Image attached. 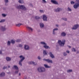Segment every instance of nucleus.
Segmentation results:
<instances>
[{
	"mask_svg": "<svg viewBox=\"0 0 79 79\" xmlns=\"http://www.w3.org/2000/svg\"><path fill=\"white\" fill-rule=\"evenodd\" d=\"M58 43L59 44L60 46L63 47V46H64V45L65 44V40H64L62 41H61V40H59L58 41Z\"/></svg>",
	"mask_w": 79,
	"mask_h": 79,
	"instance_id": "f257e3e1",
	"label": "nucleus"
},
{
	"mask_svg": "<svg viewBox=\"0 0 79 79\" xmlns=\"http://www.w3.org/2000/svg\"><path fill=\"white\" fill-rule=\"evenodd\" d=\"M16 8L18 9H21L23 10H26V8L23 5H19L16 7Z\"/></svg>",
	"mask_w": 79,
	"mask_h": 79,
	"instance_id": "f03ea898",
	"label": "nucleus"
},
{
	"mask_svg": "<svg viewBox=\"0 0 79 79\" xmlns=\"http://www.w3.org/2000/svg\"><path fill=\"white\" fill-rule=\"evenodd\" d=\"M19 57L21 60L19 61V64L20 66H22L21 62L24 60L25 58L23 56H19Z\"/></svg>",
	"mask_w": 79,
	"mask_h": 79,
	"instance_id": "7ed1b4c3",
	"label": "nucleus"
},
{
	"mask_svg": "<svg viewBox=\"0 0 79 79\" xmlns=\"http://www.w3.org/2000/svg\"><path fill=\"white\" fill-rule=\"evenodd\" d=\"M37 71L39 72H44L45 71V69L43 67H40L37 69Z\"/></svg>",
	"mask_w": 79,
	"mask_h": 79,
	"instance_id": "20e7f679",
	"label": "nucleus"
},
{
	"mask_svg": "<svg viewBox=\"0 0 79 79\" xmlns=\"http://www.w3.org/2000/svg\"><path fill=\"white\" fill-rule=\"evenodd\" d=\"M13 68L16 69V70L15 72V74H18L19 72V70L18 69V67L16 65H14L13 67Z\"/></svg>",
	"mask_w": 79,
	"mask_h": 79,
	"instance_id": "39448f33",
	"label": "nucleus"
},
{
	"mask_svg": "<svg viewBox=\"0 0 79 79\" xmlns=\"http://www.w3.org/2000/svg\"><path fill=\"white\" fill-rule=\"evenodd\" d=\"M47 16L45 15H43V20L44 21H47Z\"/></svg>",
	"mask_w": 79,
	"mask_h": 79,
	"instance_id": "423d86ee",
	"label": "nucleus"
},
{
	"mask_svg": "<svg viewBox=\"0 0 79 79\" xmlns=\"http://www.w3.org/2000/svg\"><path fill=\"white\" fill-rule=\"evenodd\" d=\"M74 8L77 9L78 7H79V3H76L73 6Z\"/></svg>",
	"mask_w": 79,
	"mask_h": 79,
	"instance_id": "0eeeda50",
	"label": "nucleus"
},
{
	"mask_svg": "<svg viewBox=\"0 0 79 79\" xmlns=\"http://www.w3.org/2000/svg\"><path fill=\"white\" fill-rule=\"evenodd\" d=\"M24 48L25 50H29V46L27 45H24Z\"/></svg>",
	"mask_w": 79,
	"mask_h": 79,
	"instance_id": "6e6552de",
	"label": "nucleus"
},
{
	"mask_svg": "<svg viewBox=\"0 0 79 79\" xmlns=\"http://www.w3.org/2000/svg\"><path fill=\"white\" fill-rule=\"evenodd\" d=\"M44 61H46L48 63H52V60H50L49 59H44Z\"/></svg>",
	"mask_w": 79,
	"mask_h": 79,
	"instance_id": "1a4fd4ad",
	"label": "nucleus"
},
{
	"mask_svg": "<svg viewBox=\"0 0 79 79\" xmlns=\"http://www.w3.org/2000/svg\"><path fill=\"white\" fill-rule=\"evenodd\" d=\"M6 30V28H5V27L2 26L1 28V30L2 31H5Z\"/></svg>",
	"mask_w": 79,
	"mask_h": 79,
	"instance_id": "9d476101",
	"label": "nucleus"
},
{
	"mask_svg": "<svg viewBox=\"0 0 79 79\" xmlns=\"http://www.w3.org/2000/svg\"><path fill=\"white\" fill-rule=\"evenodd\" d=\"M58 29L57 28H56L53 29L52 31L53 34L54 35H55V34H56V32H55V31H58Z\"/></svg>",
	"mask_w": 79,
	"mask_h": 79,
	"instance_id": "9b49d317",
	"label": "nucleus"
},
{
	"mask_svg": "<svg viewBox=\"0 0 79 79\" xmlns=\"http://www.w3.org/2000/svg\"><path fill=\"white\" fill-rule=\"evenodd\" d=\"M79 27V25L76 24L73 27L72 29H76L77 28Z\"/></svg>",
	"mask_w": 79,
	"mask_h": 79,
	"instance_id": "f8f14e48",
	"label": "nucleus"
},
{
	"mask_svg": "<svg viewBox=\"0 0 79 79\" xmlns=\"http://www.w3.org/2000/svg\"><path fill=\"white\" fill-rule=\"evenodd\" d=\"M28 64H34V65H35V64H35V62H34L33 61L28 62Z\"/></svg>",
	"mask_w": 79,
	"mask_h": 79,
	"instance_id": "ddd939ff",
	"label": "nucleus"
},
{
	"mask_svg": "<svg viewBox=\"0 0 79 79\" xmlns=\"http://www.w3.org/2000/svg\"><path fill=\"white\" fill-rule=\"evenodd\" d=\"M43 47L44 48H46V49H48V48H50V47L49 46H47V44H46L44 45L43 46Z\"/></svg>",
	"mask_w": 79,
	"mask_h": 79,
	"instance_id": "4468645a",
	"label": "nucleus"
},
{
	"mask_svg": "<svg viewBox=\"0 0 79 79\" xmlns=\"http://www.w3.org/2000/svg\"><path fill=\"white\" fill-rule=\"evenodd\" d=\"M61 10V8H57V9H54V11L56 12H58Z\"/></svg>",
	"mask_w": 79,
	"mask_h": 79,
	"instance_id": "2eb2a0df",
	"label": "nucleus"
},
{
	"mask_svg": "<svg viewBox=\"0 0 79 79\" xmlns=\"http://www.w3.org/2000/svg\"><path fill=\"white\" fill-rule=\"evenodd\" d=\"M51 2L54 4H58V2L54 0H51Z\"/></svg>",
	"mask_w": 79,
	"mask_h": 79,
	"instance_id": "dca6fc26",
	"label": "nucleus"
},
{
	"mask_svg": "<svg viewBox=\"0 0 79 79\" xmlns=\"http://www.w3.org/2000/svg\"><path fill=\"white\" fill-rule=\"evenodd\" d=\"M40 26L41 28H42L44 27V24L43 23H40Z\"/></svg>",
	"mask_w": 79,
	"mask_h": 79,
	"instance_id": "f3484780",
	"label": "nucleus"
},
{
	"mask_svg": "<svg viewBox=\"0 0 79 79\" xmlns=\"http://www.w3.org/2000/svg\"><path fill=\"white\" fill-rule=\"evenodd\" d=\"M27 29H28V30L29 31H33V30L32 29V28H31L30 27H27Z\"/></svg>",
	"mask_w": 79,
	"mask_h": 79,
	"instance_id": "a211bd4d",
	"label": "nucleus"
},
{
	"mask_svg": "<svg viewBox=\"0 0 79 79\" xmlns=\"http://www.w3.org/2000/svg\"><path fill=\"white\" fill-rule=\"evenodd\" d=\"M49 55H50V56H51V57L52 58H55V56H53V55L52 54V52H50L49 53Z\"/></svg>",
	"mask_w": 79,
	"mask_h": 79,
	"instance_id": "6ab92c4d",
	"label": "nucleus"
},
{
	"mask_svg": "<svg viewBox=\"0 0 79 79\" xmlns=\"http://www.w3.org/2000/svg\"><path fill=\"white\" fill-rule=\"evenodd\" d=\"M44 66L46 68H50L51 67V66H49L47 64H44Z\"/></svg>",
	"mask_w": 79,
	"mask_h": 79,
	"instance_id": "aec40b11",
	"label": "nucleus"
},
{
	"mask_svg": "<svg viewBox=\"0 0 79 79\" xmlns=\"http://www.w3.org/2000/svg\"><path fill=\"white\" fill-rule=\"evenodd\" d=\"M40 44H41L42 45H44L47 44L44 41H42L40 43Z\"/></svg>",
	"mask_w": 79,
	"mask_h": 79,
	"instance_id": "412c9836",
	"label": "nucleus"
},
{
	"mask_svg": "<svg viewBox=\"0 0 79 79\" xmlns=\"http://www.w3.org/2000/svg\"><path fill=\"white\" fill-rule=\"evenodd\" d=\"M5 75V73H4L2 72L0 74V77H2V76H4Z\"/></svg>",
	"mask_w": 79,
	"mask_h": 79,
	"instance_id": "4be33fe9",
	"label": "nucleus"
},
{
	"mask_svg": "<svg viewBox=\"0 0 79 79\" xmlns=\"http://www.w3.org/2000/svg\"><path fill=\"white\" fill-rule=\"evenodd\" d=\"M42 3L44 4H46L47 3V2L46 0H42Z\"/></svg>",
	"mask_w": 79,
	"mask_h": 79,
	"instance_id": "5701e85b",
	"label": "nucleus"
},
{
	"mask_svg": "<svg viewBox=\"0 0 79 79\" xmlns=\"http://www.w3.org/2000/svg\"><path fill=\"white\" fill-rule=\"evenodd\" d=\"M19 3H23L24 2L23 0H19Z\"/></svg>",
	"mask_w": 79,
	"mask_h": 79,
	"instance_id": "b1692460",
	"label": "nucleus"
},
{
	"mask_svg": "<svg viewBox=\"0 0 79 79\" xmlns=\"http://www.w3.org/2000/svg\"><path fill=\"white\" fill-rule=\"evenodd\" d=\"M6 59L7 61H10L11 60V58L9 57H6Z\"/></svg>",
	"mask_w": 79,
	"mask_h": 79,
	"instance_id": "393cba45",
	"label": "nucleus"
},
{
	"mask_svg": "<svg viewBox=\"0 0 79 79\" xmlns=\"http://www.w3.org/2000/svg\"><path fill=\"white\" fill-rule=\"evenodd\" d=\"M66 35V34L64 32L61 33V35H62V36H65V35Z\"/></svg>",
	"mask_w": 79,
	"mask_h": 79,
	"instance_id": "a878e982",
	"label": "nucleus"
},
{
	"mask_svg": "<svg viewBox=\"0 0 79 79\" xmlns=\"http://www.w3.org/2000/svg\"><path fill=\"white\" fill-rule=\"evenodd\" d=\"M5 21V19H2L0 20V23H3Z\"/></svg>",
	"mask_w": 79,
	"mask_h": 79,
	"instance_id": "bb28decb",
	"label": "nucleus"
},
{
	"mask_svg": "<svg viewBox=\"0 0 79 79\" xmlns=\"http://www.w3.org/2000/svg\"><path fill=\"white\" fill-rule=\"evenodd\" d=\"M35 18L36 19H40V17H39V16H35Z\"/></svg>",
	"mask_w": 79,
	"mask_h": 79,
	"instance_id": "cd10ccee",
	"label": "nucleus"
},
{
	"mask_svg": "<svg viewBox=\"0 0 79 79\" xmlns=\"http://www.w3.org/2000/svg\"><path fill=\"white\" fill-rule=\"evenodd\" d=\"M43 53L44 55H47V51L45 50H44L43 51Z\"/></svg>",
	"mask_w": 79,
	"mask_h": 79,
	"instance_id": "c85d7f7f",
	"label": "nucleus"
},
{
	"mask_svg": "<svg viewBox=\"0 0 79 79\" xmlns=\"http://www.w3.org/2000/svg\"><path fill=\"white\" fill-rule=\"evenodd\" d=\"M22 24H21V23H18L17 24H16V25L17 26H18V27H19V26H21V25H22Z\"/></svg>",
	"mask_w": 79,
	"mask_h": 79,
	"instance_id": "c756f323",
	"label": "nucleus"
},
{
	"mask_svg": "<svg viewBox=\"0 0 79 79\" xmlns=\"http://www.w3.org/2000/svg\"><path fill=\"white\" fill-rule=\"evenodd\" d=\"M10 44H11V42L10 41H8L7 42L8 45H10Z\"/></svg>",
	"mask_w": 79,
	"mask_h": 79,
	"instance_id": "7c9ffc66",
	"label": "nucleus"
},
{
	"mask_svg": "<svg viewBox=\"0 0 79 79\" xmlns=\"http://www.w3.org/2000/svg\"><path fill=\"white\" fill-rule=\"evenodd\" d=\"M70 3L72 5H73V4H74V3H75V2H73V1H72L70 2Z\"/></svg>",
	"mask_w": 79,
	"mask_h": 79,
	"instance_id": "2f4dec72",
	"label": "nucleus"
},
{
	"mask_svg": "<svg viewBox=\"0 0 79 79\" xmlns=\"http://www.w3.org/2000/svg\"><path fill=\"white\" fill-rule=\"evenodd\" d=\"M16 42H21V40L20 39H18L16 40Z\"/></svg>",
	"mask_w": 79,
	"mask_h": 79,
	"instance_id": "473e14b6",
	"label": "nucleus"
},
{
	"mask_svg": "<svg viewBox=\"0 0 79 79\" xmlns=\"http://www.w3.org/2000/svg\"><path fill=\"white\" fill-rule=\"evenodd\" d=\"M11 42L12 44H15V41L14 40H11Z\"/></svg>",
	"mask_w": 79,
	"mask_h": 79,
	"instance_id": "72a5a7b5",
	"label": "nucleus"
},
{
	"mask_svg": "<svg viewBox=\"0 0 79 79\" xmlns=\"http://www.w3.org/2000/svg\"><path fill=\"white\" fill-rule=\"evenodd\" d=\"M68 73H71V72H72V70L69 69L67 70Z\"/></svg>",
	"mask_w": 79,
	"mask_h": 79,
	"instance_id": "f704fd0d",
	"label": "nucleus"
},
{
	"mask_svg": "<svg viewBox=\"0 0 79 79\" xmlns=\"http://www.w3.org/2000/svg\"><path fill=\"white\" fill-rule=\"evenodd\" d=\"M68 10L69 11H71V9L70 7H68Z\"/></svg>",
	"mask_w": 79,
	"mask_h": 79,
	"instance_id": "c9c22d12",
	"label": "nucleus"
},
{
	"mask_svg": "<svg viewBox=\"0 0 79 79\" xmlns=\"http://www.w3.org/2000/svg\"><path fill=\"white\" fill-rule=\"evenodd\" d=\"M2 16H3V17H5V16H6V15L5 14H2Z\"/></svg>",
	"mask_w": 79,
	"mask_h": 79,
	"instance_id": "e433bc0d",
	"label": "nucleus"
},
{
	"mask_svg": "<svg viewBox=\"0 0 79 79\" xmlns=\"http://www.w3.org/2000/svg\"><path fill=\"white\" fill-rule=\"evenodd\" d=\"M72 51H73V52H76V49H75V48H73L72 49Z\"/></svg>",
	"mask_w": 79,
	"mask_h": 79,
	"instance_id": "4c0bfd02",
	"label": "nucleus"
},
{
	"mask_svg": "<svg viewBox=\"0 0 79 79\" xmlns=\"http://www.w3.org/2000/svg\"><path fill=\"white\" fill-rule=\"evenodd\" d=\"M40 13H44V10H40Z\"/></svg>",
	"mask_w": 79,
	"mask_h": 79,
	"instance_id": "58836bf2",
	"label": "nucleus"
},
{
	"mask_svg": "<svg viewBox=\"0 0 79 79\" xmlns=\"http://www.w3.org/2000/svg\"><path fill=\"white\" fill-rule=\"evenodd\" d=\"M62 19L63 20H64V21H67V19L66 18H62Z\"/></svg>",
	"mask_w": 79,
	"mask_h": 79,
	"instance_id": "ea45409f",
	"label": "nucleus"
},
{
	"mask_svg": "<svg viewBox=\"0 0 79 79\" xmlns=\"http://www.w3.org/2000/svg\"><path fill=\"white\" fill-rule=\"evenodd\" d=\"M5 2L6 3H7L8 2V0H4Z\"/></svg>",
	"mask_w": 79,
	"mask_h": 79,
	"instance_id": "a19ab883",
	"label": "nucleus"
},
{
	"mask_svg": "<svg viewBox=\"0 0 79 79\" xmlns=\"http://www.w3.org/2000/svg\"><path fill=\"white\" fill-rule=\"evenodd\" d=\"M37 58L38 60H40V59H41V57H40V56H38Z\"/></svg>",
	"mask_w": 79,
	"mask_h": 79,
	"instance_id": "79ce46f5",
	"label": "nucleus"
},
{
	"mask_svg": "<svg viewBox=\"0 0 79 79\" xmlns=\"http://www.w3.org/2000/svg\"><path fill=\"white\" fill-rule=\"evenodd\" d=\"M64 56H66L67 55V54L66 53V52H64Z\"/></svg>",
	"mask_w": 79,
	"mask_h": 79,
	"instance_id": "37998d69",
	"label": "nucleus"
},
{
	"mask_svg": "<svg viewBox=\"0 0 79 79\" xmlns=\"http://www.w3.org/2000/svg\"><path fill=\"white\" fill-rule=\"evenodd\" d=\"M19 47H23V45L22 44H19Z\"/></svg>",
	"mask_w": 79,
	"mask_h": 79,
	"instance_id": "c03bdc74",
	"label": "nucleus"
},
{
	"mask_svg": "<svg viewBox=\"0 0 79 79\" xmlns=\"http://www.w3.org/2000/svg\"><path fill=\"white\" fill-rule=\"evenodd\" d=\"M2 50H0V54H2Z\"/></svg>",
	"mask_w": 79,
	"mask_h": 79,
	"instance_id": "a18cd8bd",
	"label": "nucleus"
},
{
	"mask_svg": "<svg viewBox=\"0 0 79 79\" xmlns=\"http://www.w3.org/2000/svg\"><path fill=\"white\" fill-rule=\"evenodd\" d=\"M6 67H3V69H6Z\"/></svg>",
	"mask_w": 79,
	"mask_h": 79,
	"instance_id": "49530a36",
	"label": "nucleus"
},
{
	"mask_svg": "<svg viewBox=\"0 0 79 79\" xmlns=\"http://www.w3.org/2000/svg\"><path fill=\"white\" fill-rule=\"evenodd\" d=\"M66 52H67V53H69V51H68V50L67 51H66Z\"/></svg>",
	"mask_w": 79,
	"mask_h": 79,
	"instance_id": "de8ad7c7",
	"label": "nucleus"
},
{
	"mask_svg": "<svg viewBox=\"0 0 79 79\" xmlns=\"http://www.w3.org/2000/svg\"><path fill=\"white\" fill-rule=\"evenodd\" d=\"M56 27H58L59 26V25H58V24H56Z\"/></svg>",
	"mask_w": 79,
	"mask_h": 79,
	"instance_id": "09e8293b",
	"label": "nucleus"
},
{
	"mask_svg": "<svg viewBox=\"0 0 79 79\" xmlns=\"http://www.w3.org/2000/svg\"><path fill=\"white\" fill-rule=\"evenodd\" d=\"M76 1L79 3V0H77Z\"/></svg>",
	"mask_w": 79,
	"mask_h": 79,
	"instance_id": "8fccbe9b",
	"label": "nucleus"
},
{
	"mask_svg": "<svg viewBox=\"0 0 79 79\" xmlns=\"http://www.w3.org/2000/svg\"><path fill=\"white\" fill-rule=\"evenodd\" d=\"M8 68H10V65H8Z\"/></svg>",
	"mask_w": 79,
	"mask_h": 79,
	"instance_id": "3c124183",
	"label": "nucleus"
},
{
	"mask_svg": "<svg viewBox=\"0 0 79 79\" xmlns=\"http://www.w3.org/2000/svg\"><path fill=\"white\" fill-rule=\"evenodd\" d=\"M19 76H21V73H19Z\"/></svg>",
	"mask_w": 79,
	"mask_h": 79,
	"instance_id": "603ef678",
	"label": "nucleus"
},
{
	"mask_svg": "<svg viewBox=\"0 0 79 79\" xmlns=\"http://www.w3.org/2000/svg\"><path fill=\"white\" fill-rule=\"evenodd\" d=\"M30 6H32V4L31 3V4H30Z\"/></svg>",
	"mask_w": 79,
	"mask_h": 79,
	"instance_id": "864d4df0",
	"label": "nucleus"
},
{
	"mask_svg": "<svg viewBox=\"0 0 79 79\" xmlns=\"http://www.w3.org/2000/svg\"><path fill=\"white\" fill-rule=\"evenodd\" d=\"M68 47H69V48H71V46H68Z\"/></svg>",
	"mask_w": 79,
	"mask_h": 79,
	"instance_id": "5fc2aeb1",
	"label": "nucleus"
}]
</instances>
